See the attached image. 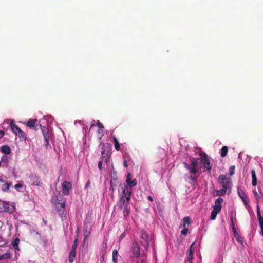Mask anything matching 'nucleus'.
Masks as SVG:
<instances>
[{
	"mask_svg": "<svg viewBox=\"0 0 263 263\" xmlns=\"http://www.w3.org/2000/svg\"><path fill=\"white\" fill-rule=\"evenodd\" d=\"M218 180L220 184L222 185V188L230 192L229 189L232 186L230 178L228 177L227 175L221 174L218 177Z\"/></svg>",
	"mask_w": 263,
	"mask_h": 263,
	"instance_id": "nucleus-4",
	"label": "nucleus"
},
{
	"mask_svg": "<svg viewBox=\"0 0 263 263\" xmlns=\"http://www.w3.org/2000/svg\"><path fill=\"white\" fill-rule=\"evenodd\" d=\"M9 211V204L0 200V212H7Z\"/></svg>",
	"mask_w": 263,
	"mask_h": 263,
	"instance_id": "nucleus-13",
	"label": "nucleus"
},
{
	"mask_svg": "<svg viewBox=\"0 0 263 263\" xmlns=\"http://www.w3.org/2000/svg\"><path fill=\"white\" fill-rule=\"evenodd\" d=\"M228 147L226 146H223L221 149V153H220L221 156L222 157H224L227 155V154L228 153Z\"/></svg>",
	"mask_w": 263,
	"mask_h": 263,
	"instance_id": "nucleus-25",
	"label": "nucleus"
},
{
	"mask_svg": "<svg viewBox=\"0 0 263 263\" xmlns=\"http://www.w3.org/2000/svg\"><path fill=\"white\" fill-rule=\"evenodd\" d=\"M237 192H238V194L240 197L246 195L245 194V193L244 192L243 190L240 187H239L238 188Z\"/></svg>",
	"mask_w": 263,
	"mask_h": 263,
	"instance_id": "nucleus-33",
	"label": "nucleus"
},
{
	"mask_svg": "<svg viewBox=\"0 0 263 263\" xmlns=\"http://www.w3.org/2000/svg\"><path fill=\"white\" fill-rule=\"evenodd\" d=\"M183 224L180 226V228H185L186 225H189L191 223L190 218L188 216L185 217L183 218Z\"/></svg>",
	"mask_w": 263,
	"mask_h": 263,
	"instance_id": "nucleus-22",
	"label": "nucleus"
},
{
	"mask_svg": "<svg viewBox=\"0 0 263 263\" xmlns=\"http://www.w3.org/2000/svg\"><path fill=\"white\" fill-rule=\"evenodd\" d=\"M227 191L228 190L222 188V189L217 191L216 195L219 196H223L226 193Z\"/></svg>",
	"mask_w": 263,
	"mask_h": 263,
	"instance_id": "nucleus-29",
	"label": "nucleus"
},
{
	"mask_svg": "<svg viewBox=\"0 0 263 263\" xmlns=\"http://www.w3.org/2000/svg\"><path fill=\"white\" fill-rule=\"evenodd\" d=\"M97 133L98 135H100V134L104 133L103 129L99 128V129L97 130Z\"/></svg>",
	"mask_w": 263,
	"mask_h": 263,
	"instance_id": "nucleus-48",
	"label": "nucleus"
},
{
	"mask_svg": "<svg viewBox=\"0 0 263 263\" xmlns=\"http://www.w3.org/2000/svg\"><path fill=\"white\" fill-rule=\"evenodd\" d=\"M104 135V133L103 134H100V135H98V139L99 140H101L103 137V136Z\"/></svg>",
	"mask_w": 263,
	"mask_h": 263,
	"instance_id": "nucleus-52",
	"label": "nucleus"
},
{
	"mask_svg": "<svg viewBox=\"0 0 263 263\" xmlns=\"http://www.w3.org/2000/svg\"><path fill=\"white\" fill-rule=\"evenodd\" d=\"M10 126L13 133H14L16 135L19 132L21 131L20 128L15 123L11 122L10 124Z\"/></svg>",
	"mask_w": 263,
	"mask_h": 263,
	"instance_id": "nucleus-19",
	"label": "nucleus"
},
{
	"mask_svg": "<svg viewBox=\"0 0 263 263\" xmlns=\"http://www.w3.org/2000/svg\"><path fill=\"white\" fill-rule=\"evenodd\" d=\"M231 222H232V225H233V233H234V235L236 238V237L237 236H238L239 235L237 233L236 230V229H235V228L234 227L232 218H231Z\"/></svg>",
	"mask_w": 263,
	"mask_h": 263,
	"instance_id": "nucleus-37",
	"label": "nucleus"
},
{
	"mask_svg": "<svg viewBox=\"0 0 263 263\" xmlns=\"http://www.w3.org/2000/svg\"><path fill=\"white\" fill-rule=\"evenodd\" d=\"M16 135H18L20 137H22V138H24V137H25V136H26V134L23 131H22L21 129V131L19 132L18 133H17Z\"/></svg>",
	"mask_w": 263,
	"mask_h": 263,
	"instance_id": "nucleus-40",
	"label": "nucleus"
},
{
	"mask_svg": "<svg viewBox=\"0 0 263 263\" xmlns=\"http://www.w3.org/2000/svg\"><path fill=\"white\" fill-rule=\"evenodd\" d=\"M235 166L234 165L231 166L229 168L230 175L232 176L234 174V170Z\"/></svg>",
	"mask_w": 263,
	"mask_h": 263,
	"instance_id": "nucleus-38",
	"label": "nucleus"
},
{
	"mask_svg": "<svg viewBox=\"0 0 263 263\" xmlns=\"http://www.w3.org/2000/svg\"><path fill=\"white\" fill-rule=\"evenodd\" d=\"M110 190H112V191L114 190V188L112 180H110Z\"/></svg>",
	"mask_w": 263,
	"mask_h": 263,
	"instance_id": "nucleus-49",
	"label": "nucleus"
},
{
	"mask_svg": "<svg viewBox=\"0 0 263 263\" xmlns=\"http://www.w3.org/2000/svg\"><path fill=\"white\" fill-rule=\"evenodd\" d=\"M8 161H9V158L7 156L3 155L2 157L1 161V162L5 163H7Z\"/></svg>",
	"mask_w": 263,
	"mask_h": 263,
	"instance_id": "nucleus-35",
	"label": "nucleus"
},
{
	"mask_svg": "<svg viewBox=\"0 0 263 263\" xmlns=\"http://www.w3.org/2000/svg\"><path fill=\"white\" fill-rule=\"evenodd\" d=\"M203 165H204V167L207 170H211V168H212V165L211 164L210 159L208 161H207V162L205 164H204Z\"/></svg>",
	"mask_w": 263,
	"mask_h": 263,
	"instance_id": "nucleus-32",
	"label": "nucleus"
},
{
	"mask_svg": "<svg viewBox=\"0 0 263 263\" xmlns=\"http://www.w3.org/2000/svg\"><path fill=\"white\" fill-rule=\"evenodd\" d=\"M97 125L98 126L99 128L104 129L103 125L99 120L97 121Z\"/></svg>",
	"mask_w": 263,
	"mask_h": 263,
	"instance_id": "nucleus-42",
	"label": "nucleus"
},
{
	"mask_svg": "<svg viewBox=\"0 0 263 263\" xmlns=\"http://www.w3.org/2000/svg\"><path fill=\"white\" fill-rule=\"evenodd\" d=\"M125 236V234L124 233L121 234L119 237L118 241L120 243L122 239Z\"/></svg>",
	"mask_w": 263,
	"mask_h": 263,
	"instance_id": "nucleus-43",
	"label": "nucleus"
},
{
	"mask_svg": "<svg viewBox=\"0 0 263 263\" xmlns=\"http://www.w3.org/2000/svg\"><path fill=\"white\" fill-rule=\"evenodd\" d=\"M20 242V239L18 238H15L12 242V245L14 249L19 250L18 245Z\"/></svg>",
	"mask_w": 263,
	"mask_h": 263,
	"instance_id": "nucleus-24",
	"label": "nucleus"
},
{
	"mask_svg": "<svg viewBox=\"0 0 263 263\" xmlns=\"http://www.w3.org/2000/svg\"><path fill=\"white\" fill-rule=\"evenodd\" d=\"M236 240H237V241L238 242H239V243H241V244L243 243V240H242V238L241 237H239V235H238V236H237V238H236Z\"/></svg>",
	"mask_w": 263,
	"mask_h": 263,
	"instance_id": "nucleus-46",
	"label": "nucleus"
},
{
	"mask_svg": "<svg viewBox=\"0 0 263 263\" xmlns=\"http://www.w3.org/2000/svg\"><path fill=\"white\" fill-rule=\"evenodd\" d=\"M200 156H201L200 161L203 164H205L209 160L208 155L204 152L201 153Z\"/></svg>",
	"mask_w": 263,
	"mask_h": 263,
	"instance_id": "nucleus-20",
	"label": "nucleus"
},
{
	"mask_svg": "<svg viewBox=\"0 0 263 263\" xmlns=\"http://www.w3.org/2000/svg\"><path fill=\"white\" fill-rule=\"evenodd\" d=\"M147 199H148V200H149V201H151V202L153 201V197H152V196H148L147 197Z\"/></svg>",
	"mask_w": 263,
	"mask_h": 263,
	"instance_id": "nucleus-53",
	"label": "nucleus"
},
{
	"mask_svg": "<svg viewBox=\"0 0 263 263\" xmlns=\"http://www.w3.org/2000/svg\"><path fill=\"white\" fill-rule=\"evenodd\" d=\"M257 215L258 218L259 223L261 228V234L263 236V217L261 215L259 205H257Z\"/></svg>",
	"mask_w": 263,
	"mask_h": 263,
	"instance_id": "nucleus-11",
	"label": "nucleus"
},
{
	"mask_svg": "<svg viewBox=\"0 0 263 263\" xmlns=\"http://www.w3.org/2000/svg\"><path fill=\"white\" fill-rule=\"evenodd\" d=\"M83 234H84L85 238H86L90 234V232L86 230V231H84Z\"/></svg>",
	"mask_w": 263,
	"mask_h": 263,
	"instance_id": "nucleus-45",
	"label": "nucleus"
},
{
	"mask_svg": "<svg viewBox=\"0 0 263 263\" xmlns=\"http://www.w3.org/2000/svg\"><path fill=\"white\" fill-rule=\"evenodd\" d=\"M56 207L59 211L61 210V209H64L65 206V201H63V202H57L55 203Z\"/></svg>",
	"mask_w": 263,
	"mask_h": 263,
	"instance_id": "nucleus-23",
	"label": "nucleus"
},
{
	"mask_svg": "<svg viewBox=\"0 0 263 263\" xmlns=\"http://www.w3.org/2000/svg\"><path fill=\"white\" fill-rule=\"evenodd\" d=\"M100 145L102 146L101 148V160L104 161L106 163H108L111 158V146H107L104 143L100 142Z\"/></svg>",
	"mask_w": 263,
	"mask_h": 263,
	"instance_id": "nucleus-3",
	"label": "nucleus"
},
{
	"mask_svg": "<svg viewBox=\"0 0 263 263\" xmlns=\"http://www.w3.org/2000/svg\"><path fill=\"white\" fill-rule=\"evenodd\" d=\"M132 194L124 193L122 192L119 196L118 201V205L120 209L122 210L124 217H127L129 215L130 212L129 202L131 199Z\"/></svg>",
	"mask_w": 263,
	"mask_h": 263,
	"instance_id": "nucleus-1",
	"label": "nucleus"
},
{
	"mask_svg": "<svg viewBox=\"0 0 263 263\" xmlns=\"http://www.w3.org/2000/svg\"><path fill=\"white\" fill-rule=\"evenodd\" d=\"M223 201V200L222 198H218L215 202V205L214 206L213 210L212 211L217 214L219 213L222 208L221 203Z\"/></svg>",
	"mask_w": 263,
	"mask_h": 263,
	"instance_id": "nucleus-8",
	"label": "nucleus"
},
{
	"mask_svg": "<svg viewBox=\"0 0 263 263\" xmlns=\"http://www.w3.org/2000/svg\"><path fill=\"white\" fill-rule=\"evenodd\" d=\"M0 182H5V180H4L2 178H0Z\"/></svg>",
	"mask_w": 263,
	"mask_h": 263,
	"instance_id": "nucleus-56",
	"label": "nucleus"
},
{
	"mask_svg": "<svg viewBox=\"0 0 263 263\" xmlns=\"http://www.w3.org/2000/svg\"><path fill=\"white\" fill-rule=\"evenodd\" d=\"M140 246L138 243L137 242H133L132 247V251L136 257L138 258L140 256Z\"/></svg>",
	"mask_w": 263,
	"mask_h": 263,
	"instance_id": "nucleus-10",
	"label": "nucleus"
},
{
	"mask_svg": "<svg viewBox=\"0 0 263 263\" xmlns=\"http://www.w3.org/2000/svg\"><path fill=\"white\" fill-rule=\"evenodd\" d=\"M98 168L101 171L102 170V160H100L99 162H98Z\"/></svg>",
	"mask_w": 263,
	"mask_h": 263,
	"instance_id": "nucleus-44",
	"label": "nucleus"
},
{
	"mask_svg": "<svg viewBox=\"0 0 263 263\" xmlns=\"http://www.w3.org/2000/svg\"><path fill=\"white\" fill-rule=\"evenodd\" d=\"M62 187L63 194L64 195H68L69 194V191L72 188V183L69 181L65 180L63 182Z\"/></svg>",
	"mask_w": 263,
	"mask_h": 263,
	"instance_id": "nucleus-7",
	"label": "nucleus"
},
{
	"mask_svg": "<svg viewBox=\"0 0 263 263\" xmlns=\"http://www.w3.org/2000/svg\"><path fill=\"white\" fill-rule=\"evenodd\" d=\"M4 135V132L3 130H0V138H2Z\"/></svg>",
	"mask_w": 263,
	"mask_h": 263,
	"instance_id": "nucleus-50",
	"label": "nucleus"
},
{
	"mask_svg": "<svg viewBox=\"0 0 263 263\" xmlns=\"http://www.w3.org/2000/svg\"><path fill=\"white\" fill-rule=\"evenodd\" d=\"M147 237V235L145 233H142V238L143 239H145Z\"/></svg>",
	"mask_w": 263,
	"mask_h": 263,
	"instance_id": "nucleus-51",
	"label": "nucleus"
},
{
	"mask_svg": "<svg viewBox=\"0 0 263 263\" xmlns=\"http://www.w3.org/2000/svg\"><path fill=\"white\" fill-rule=\"evenodd\" d=\"M197 178H198V177L195 176L194 175H191L189 177V180L190 183L194 187H195L197 185Z\"/></svg>",
	"mask_w": 263,
	"mask_h": 263,
	"instance_id": "nucleus-15",
	"label": "nucleus"
},
{
	"mask_svg": "<svg viewBox=\"0 0 263 263\" xmlns=\"http://www.w3.org/2000/svg\"><path fill=\"white\" fill-rule=\"evenodd\" d=\"M118 255V251L117 250H114L112 251V261L114 263H117Z\"/></svg>",
	"mask_w": 263,
	"mask_h": 263,
	"instance_id": "nucleus-27",
	"label": "nucleus"
},
{
	"mask_svg": "<svg viewBox=\"0 0 263 263\" xmlns=\"http://www.w3.org/2000/svg\"><path fill=\"white\" fill-rule=\"evenodd\" d=\"M78 246V238L77 237L75 238L74 242L72 245L71 249L76 250Z\"/></svg>",
	"mask_w": 263,
	"mask_h": 263,
	"instance_id": "nucleus-36",
	"label": "nucleus"
},
{
	"mask_svg": "<svg viewBox=\"0 0 263 263\" xmlns=\"http://www.w3.org/2000/svg\"><path fill=\"white\" fill-rule=\"evenodd\" d=\"M37 120L36 119H30L26 123V125L30 128L33 129L34 130H37L39 129L38 127H40V124H37Z\"/></svg>",
	"mask_w": 263,
	"mask_h": 263,
	"instance_id": "nucleus-9",
	"label": "nucleus"
},
{
	"mask_svg": "<svg viewBox=\"0 0 263 263\" xmlns=\"http://www.w3.org/2000/svg\"><path fill=\"white\" fill-rule=\"evenodd\" d=\"M112 140L114 143V147L116 150L120 151V144L118 141L117 138L115 136H113Z\"/></svg>",
	"mask_w": 263,
	"mask_h": 263,
	"instance_id": "nucleus-21",
	"label": "nucleus"
},
{
	"mask_svg": "<svg viewBox=\"0 0 263 263\" xmlns=\"http://www.w3.org/2000/svg\"><path fill=\"white\" fill-rule=\"evenodd\" d=\"M247 195H245L243 196H241L240 197V198L241 199V200H242L245 205L247 207L248 206H249V201L247 199Z\"/></svg>",
	"mask_w": 263,
	"mask_h": 263,
	"instance_id": "nucleus-31",
	"label": "nucleus"
},
{
	"mask_svg": "<svg viewBox=\"0 0 263 263\" xmlns=\"http://www.w3.org/2000/svg\"><path fill=\"white\" fill-rule=\"evenodd\" d=\"M11 183H5L2 186V190L4 192H7L9 190Z\"/></svg>",
	"mask_w": 263,
	"mask_h": 263,
	"instance_id": "nucleus-28",
	"label": "nucleus"
},
{
	"mask_svg": "<svg viewBox=\"0 0 263 263\" xmlns=\"http://www.w3.org/2000/svg\"><path fill=\"white\" fill-rule=\"evenodd\" d=\"M253 193L255 197V199L257 201H258V200H259L261 198V196L258 194V193L255 190L253 191Z\"/></svg>",
	"mask_w": 263,
	"mask_h": 263,
	"instance_id": "nucleus-34",
	"label": "nucleus"
},
{
	"mask_svg": "<svg viewBox=\"0 0 263 263\" xmlns=\"http://www.w3.org/2000/svg\"><path fill=\"white\" fill-rule=\"evenodd\" d=\"M89 183H90L89 181H88L86 183V185H85V187H87L89 186Z\"/></svg>",
	"mask_w": 263,
	"mask_h": 263,
	"instance_id": "nucleus-55",
	"label": "nucleus"
},
{
	"mask_svg": "<svg viewBox=\"0 0 263 263\" xmlns=\"http://www.w3.org/2000/svg\"><path fill=\"white\" fill-rule=\"evenodd\" d=\"M40 127L42 130V134L44 136V146L46 149L51 148V146L49 145V139L50 137V135L49 131L45 126H42L41 125H40Z\"/></svg>",
	"mask_w": 263,
	"mask_h": 263,
	"instance_id": "nucleus-5",
	"label": "nucleus"
},
{
	"mask_svg": "<svg viewBox=\"0 0 263 263\" xmlns=\"http://www.w3.org/2000/svg\"><path fill=\"white\" fill-rule=\"evenodd\" d=\"M126 184H124L122 189V192L124 193L132 194L133 189L132 187H135L137 184V181L136 179L132 180V175L128 173L126 176V179L125 181Z\"/></svg>",
	"mask_w": 263,
	"mask_h": 263,
	"instance_id": "nucleus-2",
	"label": "nucleus"
},
{
	"mask_svg": "<svg viewBox=\"0 0 263 263\" xmlns=\"http://www.w3.org/2000/svg\"><path fill=\"white\" fill-rule=\"evenodd\" d=\"M199 160V159H193V160L191 161V165L195 168H197L198 165Z\"/></svg>",
	"mask_w": 263,
	"mask_h": 263,
	"instance_id": "nucleus-30",
	"label": "nucleus"
},
{
	"mask_svg": "<svg viewBox=\"0 0 263 263\" xmlns=\"http://www.w3.org/2000/svg\"><path fill=\"white\" fill-rule=\"evenodd\" d=\"M183 229L181 230V233L182 235H186L188 232V229L185 228H183Z\"/></svg>",
	"mask_w": 263,
	"mask_h": 263,
	"instance_id": "nucleus-41",
	"label": "nucleus"
},
{
	"mask_svg": "<svg viewBox=\"0 0 263 263\" xmlns=\"http://www.w3.org/2000/svg\"><path fill=\"white\" fill-rule=\"evenodd\" d=\"M183 165L186 169L189 171V173L191 175H195L196 173L198 172V170L197 168H195L192 166L191 165H189V164L184 162Z\"/></svg>",
	"mask_w": 263,
	"mask_h": 263,
	"instance_id": "nucleus-12",
	"label": "nucleus"
},
{
	"mask_svg": "<svg viewBox=\"0 0 263 263\" xmlns=\"http://www.w3.org/2000/svg\"><path fill=\"white\" fill-rule=\"evenodd\" d=\"M11 257V254L9 252H6L5 254H2L0 255V260H2L5 259H9Z\"/></svg>",
	"mask_w": 263,
	"mask_h": 263,
	"instance_id": "nucleus-26",
	"label": "nucleus"
},
{
	"mask_svg": "<svg viewBox=\"0 0 263 263\" xmlns=\"http://www.w3.org/2000/svg\"><path fill=\"white\" fill-rule=\"evenodd\" d=\"M29 179L32 185L42 186L43 184L40 178L35 174H31L29 176Z\"/></svg>",
	"mask_w": 263,
	"mask_h": 263,
	"instance_id": "nucleus-6",
	"label": "nucleus"
},
{
	"mask_svg": "<svg viewBox=\"0 0 263 263\" xmlns=\"http://www.w3.org/2000/svg\"><path fill=\"white\" fill-rule=\"evenodd\" d=\"M76 250L71 249L69 255V257H68L69 262L70 263L73 262L75 257H76Z\"/></svg>",
	"mask_w": 263,
	"mask_h": 263,
	"instance_id": "nucleus-16",
	"label": "nucleus"
},
{
	"mask_svg": "<svg viewBox=\"0 0 263 263\" xmlns=\"http://www.w3.org/2000/svg\"><path fill=\"white\" fill-rule=\"evenodd\" d=\"M123 165L125 167H127V162L125 160L123 162Z\"/></svg>",
	"mask_w": 263,
	"mask_h": 263,
	"instance_id": "nucleus-54",
	"label": "nucleus"
},
{
	"mask_svg": "<svg viewBox=\"0 0 263 263\" xmlns=\"http://www.w3.org/2000/svg\"><path fill=\"white\" fill-rule=\"evenodd\" d=\"M43 222H44V223L45 224H47V221H43Z\"/></svg>",
	"mask_w": 263,
	"mask_h": 263,
	"instance_id": "nucleus-57",
	"label": "nucleus"
},
{
	"mask_svg": "<svg viewBox=\"0 0 263 263\" xmlns=\"http://www.w3.org/2000/svg\"><path fill=\"white\" fill-rule=\"evenodd\" d=\"M194 245V243H193L191 246L189 248V252L187 254V260L191 263V260L193 259V255L194 252V249L193 248V245Z\"/></svg>",
	"mask_w": 263,
	"mask_h": 263,
	"instance_id": "nucleus-14",
	"label": "nucleus"
},
{
	"mask_svg": "<svg viewBox=\"0 0 263 263\" xmlns=\"http://www.w3.org/2000/svg\"><path fill=\"white\" fill-rule=\"evenodd\" d=\"M141 263H144L143 260H141Z\"/></svg>",
	"mask_w": 263,
	"mask_h": 263,
	"instance_id": "nucleus-58",
	"label": "nucleus"
},
{
	"mask_svg": "<svg viewBox=\"0 0 263 263\" xmlns=\"http://www.w3.org/2000/svg\"><path fill=\"white\" fill-rule=\"evenodd\" d=\"M93 126H95V124H91V127Z\"/></svg>",
	"mask_w": 263,
	"mask_h": 263,
	"instance_id": "nucleus-59",
	"label": "nucleus"
},
{
	"mask_svg": "<svg viewBox=\"0 0 263 263\" xmlns=\"http://www.w3.org/2000/svg\"><path fill=\"white\" fill-rule=\"evenodd\" d=\"M251 176H252V185L254 186H256L257 184V177H256L255 171L253 169L252 170V171H251Z\"/></svg>",
	"mask_w": 263,
	"mask_h": 263,
	"instance_id": "nucleus-17",
	"label": "nucleus"
},
{
	"mask_svg": "<svg viewBox=\"0 0 263 263\" xmlns=\"http://www.w3.org/2000/svg\"><path fill=\"white\" fill-rule=\"evenodd\" d=\"M218 214L215 212H213V211L211 212V214L210 216V218L211 220H214L215 219L216 216Z\"/></svg>",
	"mask_w": 263,
	"mask_h": 263,
	"instance_id": "nucleus-39",
	"label": "nucleus"
},
{
	"mask_svg": "<svg viewBox=\"0 0 263 263\" xmlns=\"http://www.w3.org/2000/svg\"><path fill=\"white\" fill-rule=\"evenodd\" d=\"M1 152L6 155H8L11 153V148L8 145H3L1 147Z\"/></svg>",
	"mask_w": 263,
	"mask_h": 263,
	"instance_id": "nucleus-18",
	"label": "nucleus"
},
{
	"mask_svg": "<svg viewBox=\"0 0 263 263\" xmlns=\"http://www.w3.org/2000/svg\"><path fill=\"white\" fill-rule=\"evenodd\" d=\"M22 187V185L21 184H20V183L16 184L14 186V187L16 189H18L21 188Z\"/></svg>",
	"mask_w": 263,
	"mask_h": 263,
	"instance_id": "nucleus-47",
	"label": "nucleus"
}]
</instances>
